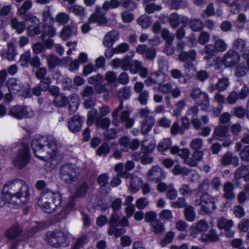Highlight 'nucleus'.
<instances>
[{"instance_id":"nucleus-61","label":"nucleus","mask_w":249,"mask_h":249,"mask_svg":"<svg viewBox=\"0 0 249 249\" xmlns=\"http://www.w3.org/2000/svg\"><path fill=\"white\" fill-rule=\"evenodd\" d=\"M48 65L50 68L53 69L55 67L60 64L58 58L54 55H50L47 58Z\"/></svg>"},{"instance_id":"nucleus-3","label":"nucleus","mask_w":249,"mask_h":249,"mask_svg":"<svg viewBox=\"0 0 249 249\" xmlns=\"http://www.w3.org/2000/svg\"><path fill=\"white\" fill-rule=\"evenodd\" d=\"M62 196L58 192L47 191L42 192L37 200V205L44 212L52 213L61 206Z\"/></svg>"},{"instance_id":"nucleus-22","label":"nucleus","mask_w":249,"mask_h":249,"mask_svg":"<svg viewBox=\"0 0 249 249\" xmlns=\"http://www.w3.org/2000/svg\"><path fill=\"white\" fill-rule=\"evenodd\" d=\"M119 38V34L118 31L115 30L110 31L105 36L103 44L107 47H111Z\"/></svg>"},{"instance_id":"nucleus-1","label":"nucleus","mask_w":249,"mask_h":249,"mask_svg":"<svg viewBox=\"0 0 249 249\" xmlns=\"http://www.w3.org/2000/svg\"><path fill=\"white\" fill-rule=\"evenodd\" d=\"M28 185L21 180L10 181L0 189V206L8 204L15 208L28 204L30 200Z\"/></svg>"},{"instance_id":"nucleus-42","label":"nucleus","mask_w":249,"mask_h":249,"mask_svg":"<svg viewBox=\"0 0 249 249\" xmlns=\"http://www.w3.org/2000/svg\"><path fill=\"white\" fill-rule=\"evenodd\" d=\"M69 109L71 112L76 111L79 106V97L77 94H72L70 96Z\"/></svg>"},{"instance_id":"nucleus-14","label":"nucleus","mask_w":249,"mask_h":249,"mask_svg":"<svg viewBox=\"0 0 249 249\" xmlns=\"http://www.w3.org/2000/svg\"><path fill=\"white\" fill-rule=\"evenodd\" d=\"M119 216L118 214L114 212L112 214L111 218L109 221V224L110 226L108 230V234L109 235L114 234L116 237H119L125 232V230L124 228H120L117 229L116 227L119 223Z\"/></svg>"},{"instance_id":"nucleus-63","label":"nucleus","mask_w":249,"mask_h":249,"mask_svg":"<svg viewBox=\"0 0 249 249\" xmlns=\"http://www.w3.org/2000/svg\"><path fill=\"white\" fill-rule=\"evenodd\" d=\"M33 4L31 0H28L25 1L22 6L19 7L17 13L18 15H24L26 11L32 7Z\"/></svg>"},{"instance_id":"nucleus-39","label":"nucleus","mask_w":249,"mask_h":249,"mask_svg":"<svg viewBox=\"0 0 249 249\" xmlns=\"http://www.w3.org/2000/svg\"><path fill=\"white\" fill-rule=\"evenodd\" d=\"M173 85L171 83L168 82L166 83H159L157 88L154 87V89H157L160 92L162 93H169L172 90Z\"/></svg>"},{"instance_id":"nucleus-47","label":"nucleus","mask_w":249,"mask_h":249,"mask_svg":"<svg viewBox=\"0 0 249 249\" xmlns=\"http://www.w3.org/2000/svg\"><path fill=\"white\" fill-rule=\"evenodd\" d=\"M130 140L126 136L121 137L119 140V145L120 149L124 152H127L129 149Z\"/></svg>"},{"instance_id":"nucleus-13","label":"nucleus","mask_w":249,"mask_h":249,"mask_svg":"<svg viewBox=\"0 0 249 249\" xmlns=\"http://www.w3.org/2000/svg\"><path fill=\"white\" fill-rule=\"evenodd\" d=\"M147 179L150 181L159 182L166 177V173L159 166H153L146 174Z\"/></svg>"},{"instance_id":"nucleus-28","label":"nucleus","mask_w":249,"mask_h":249,"mask_svg":"<svg viewBox=\"0 0 249 249\" xmlns=\"http://www.w3.org/2000/svg\"><path fill=\"white\" fill-rule=\"evenodd\" d=\"M142 182V179L138 177L132 176L131 177L129 189L133 193L137 192L140 188Z\"/></svg>"},{"instance_id":"nucleus-34","label":"nucleus","mask_w":249,"mask_h":249,"mask_svg":"<svg viewBox=\"0 0 249 249\" xmlns=\"http://www.w3.org/2000/svg\"><path fill=\"white\" fill-rule=\"evenodd\" d=\"M234 186L231 182H227L224 186V197L227 199H231L235 197L233 193Z\"/></svg>"},{"instance_id":"nucleus-44","label":"nucleus","mask_w":249,"mask_h":249,"mask_svg":"<svg viewBox=\"0 0 249 249\" xmlns=\"http://www.w3.org/2000/svg\"><path fill=\"white\" fill-rule=\"evenodd\" d=\"M73 30L74 28L71 26L70 25L66 26L63 28L61 32V38L64 40L68 39L72 34Z\"/></svg>"},{"instance_id":"nucleus-8","label":"nucleus","mask_w":249,"mask_h":249,"mask_svg":"<svg viewBox=\"0 0 249 249\" xmlns=\"http://www.w3.org/2000/svg\"><path fill=\"white\" fill-rule=\"evenodd\" d=\"M94 123L98 128L106 129L109 127L110 122L107 118L98 117L97 110L92 109L88 112L87 124L90 126L92 125Z\"/></svg>"},{"instance_id":"nucleus-6","label":"nucleus","mask_w":249,"mask_h":249,"mask_svg":"<svg viewBox=\"0 0 249 249\" xmlns=\"http://www.w3.org/2000/svg\"><path fill=\"white\" fill-rule=\"evenodd\" d=\"M29 160L28 146L25 143L21 144L17 155L12 157L14 164L19 168H22L28 163Z\"/></svg>"},{"instance_id":"nucleus-50","label":"nucleus","mask_w":249,"mask_h":249,"mask_svg":"<svg viewBox=\"0 0 249 249\" xmlns=\"http://www.w3.org/2000/svg\"><path fill=\"white\" fill-rule=\"evenodd\" d=\"M186 106V102L184 100H180L176 104V108L174 110L173 115L178 117L180 115L182 111Z\"/></svg>"},{"instance_id":"nucleus-11","label":"nucleus","mask_w":249,"mask_h":249,"mask_svg":"<svg viewBox=\"0 0 249 249\" xmlns=\"http://www.w3.org/2000/svg\"><path fill=\"white\" fill-rule=\"evenodd\" d=\"M197 53L195 50H190L189 52L182 51L178 56L179 60L185 62L184 68L186 71H189L191 69L196 70V67L193 62L196 61Z\"/></svg>"},{"instance_id":"nucleus-2","label":"nucleus","mask_w":249,"mask_h":249,"mask_svg":"<svg viewBox=\"0 0 249 249\" xmlns=\"http://www.w3.org/2000/svg\"><path fill=\"white\" fill-rule=\"evenodd\" d=\"M32 147L35 155L40 160L46 162L51 168L54 167L59 162L60 156L58 152L56 141L52 136H42L34 139Z\"/></svg>"},{"instance_id":"nucleus-18","label":"nucleus","mask_w":249,"mask_h":249,"mask_svg":"<svg viewBox=\"0 0 249 249\" xmlns=\"http://www.w3.org/2000/svg\"><path fill=\"white\" fill-rule=\"evenodd\" d=\"M169 21L171 26L173 28H176L180 23L186 25L189 22V19L186 16H179L177 13H173L170 15Z\"/></svg>"},{"instance_id":"nucleus-55","label":"nucleus","mask_w":249,"mask_h":249,"mask_svg":"<svg viewBox=\"0 0 249 249\" xmlns=\"http://www.w3.org/2000/svg\"><path fill=\"white\" fill-rule=\"evenodd\" d=\"M69 19L70 17L68 14L64 12L58 13L55 17V21L62 25L66 24Z\"/></svg>"},{"instance_id":"nucleus-49","label":"nucleus","mask_w":249,"mask_h":249,"mask_svg":"<svg viewBox=\"0 0 249 249\" xmlns=\"http://www.w3.org/2000/svg\"><path fill=\"white\" fill-rule=\"evenodd\" d=\"M203 140L199 138L193 139L190 143L191 148L195 151L200 150L203 146Z\"/></svg>"},{"instance_id":"nucleus-15","label":"nucleus","mask_w":249,"mask_h":249,"mask_svg":"<svg viewBox=\"0 0 249 249\" xmlns=\"http://www.w3.org/2000/svg\"><path fill=\"white\" fill-rule=\"evenodd\" d=\"M223 61L226 67L235 65L239 61L240 55L233 49H230L224 55Z\"/></svg>"},{"instance_id":"nucleus-4","label":"nucleus","mask_w":249,"mask_h":249,"mask_svg":"<svg viewBox=\"0 0 249 249\" xmlns=\"http://www.w3.org/2000/svg\"><path fill=\"white\" fill-rule=\"evenodd\" d=\"M120 5L119 0H110L105 1L103 7H96L95 13L89 18V23H97L99 24L106 23L107 20L105 17L107 11L110 8H117Z\"/></svg>"},{"instance_id":"nucleus-36","label":"nucleus","mask_w":249,"mask_h":249,"mask_svg":"<svg viewBox=\"0 0 249 249\" xmlns=\"http://www.w3.org/2000/svg\"><path fill=\"white\" fill-rule=\"evenodd\" d=\"M207 93L204 92L199 88H196L193 89L191 92V97L196 102H198L203 98H206Z\"/></svg>"},{"instance_id":"nucleus-32","label":"nucleus","mask_w":249,"mask_h":249,"mask_svg":"<svg viewBox=\"0 0 249 249\" xmlns=\"http://www.w3.org/2000/svg\"><path fill=\"white\" fill-rule=\"evenodd\" d=\"M159 77H161L162 79H164L165 77V73L161 71L157 73H153L151 76L149 77L146 80L145 83L148 86H152L155 85L157 83L159 82V80L158 79Z\"/></svg>"},{"instance_id":"nucleus-29","label":"nucleus","mask_w":249,"mask_h":249,"mask_svg":"<svg viewBox=\"0 0 249 249\" xmlns=\"http://www.w3.org/2000/svg\"><path fill=\"white\" fill-rule=\"evenodd\" d=\"M69 11L73 13L76 16L79 17L81 19H84L87 16L84 8L79 5H74L69 7Z\"/></svg>"},{"instance_id":"nucleus-40","label":"nucleus","mask_w":249,"mask_h":249,"mask_svg":"<svg viewBox=\"0 0 249 249\" xmlns=\"http://www.w3.org/2000/svg\"><path fill=\"white\" fill-rule=\"evenodd\" d=\"M214 41V47L216 52H223L227 48V44L222 39L217 38L216 36L213 37Z\"/></svg>"},{"instance_id":"nucleus-27","label":"nucleus","mask_w":249,"mask_h":249,"mask_svg":"<svg viewBox=\"0 0 249 249\" xmlns=\"http://www.w3.org/2000/svg\"><path fill=\"white\" fill-rule=\"evenodd\" d=\"M82 124V121L80 117L74 115L69 123V128L73 132L78 131Z\"/></svg>"},{"instance_id":"nucleus-25","label":"nucleus","mask_w":249,"mask_h":249,"mask_svg":"<svg viewBox=\"0 0 249 249\" xmlns=\"http://www.w3.org/2000/svg\"><path fill=\"white\" fill-rule=\"evenodd\" d=\"M239 160L238 157L233 156L231 153L227 152L223 156L221 159V163L224 165L232 163L235 166H237L239 164Z\"/></svg>"},{"instance_id":"nucleus-45","label":"nucleus","mask_w":249,"mask_h":249,"mask_svg":"<svg viewBox=\"0 0 249 249\" xmlns=\"http://www.w3.org/2000/svg\"><path fill=\"white\" fill-rule=\"evenodd\" d=\"M189 26L193 31L197 32L202 30L203 23L199 19H194L189 22Z\"/></svg>"},{"instance_id":"nucleus-33","label":"nucleus","mask_w":249,"mask_h":249,"mask_svg":"<svg viewBox=\"0 0 249 249\" xmlns=\"http://www.w3.org/2000/svg\"><path fill=\"white\" fill-rule=\"evenodd\" d=\"M11 26L16 30L18 34H21L26 28V24L24 21H19L17 18H13L11 20Z\"/></svg>"},{"instance_id":"nucleus-59","label":"nucleus","mask_w":249,"mask_h":249,"mask_svg":"<svg viewBox=\"0 0 249 249\" xmlns=\"http://www.w3.org/2000/svg\"><path fill=\"white\" fill-rule=\"evenodd\" d=\"M131 89L130 87H124L120 89L118 95L121 99H127L131 96Z\"/></svg>"},{"instance_id":"nucleus-51","label":"nucleus","mask_w":249,"mask_h":249,"mask_svg":"<svg viewBox=\"0 0 249 249\" xmlns=\"http://www.w3.org/2000/svg\"><path fill=\"white\" fill-rule=\"evenodd\" d=\"M247 21V16L245 14L241 13L237 16L235 24L239 29H243Z\"/></svg>"},{"instance_id":"nucleus-26","label":"nucleus","mask_w":249,"mask_h":249,"mask_svg":"<svg viewBox=\"0 0 249 249\" xmlns=\"http://www.w3.org/2000/svg\"><path fill=\"white\" fill-rule=\"evenodd\" d=\"M217 226L219 229L227 231L233 227L234 221L231 219H228L224 217H221L217 219Z\"/></svg>"},{"instance_id":"nucleus-24","label":"nucleus","mask_w":249,"mask_h":249,"mask_svg":"<svg viewBox=\"0 0 249 249\" xmlns=\"http://www.w3.org/2000/svg\"><path fill=\"white\" fill-rule=\"evenodd\" d=\"M234 177L237 179L243 178L246 181H249V166H242L238 168L234 173Z\"/></svg>"},{"instance_id":"nucleus-7","label":"nucleus","mask_w":249,"mask_h":249,"mask_svg":"<svg viewBox=\"0 0 249 249\" xmlns=\"http://www.w3.org/2000/svg\"><path fill=\"white\" fill-rule=\"evenodd\" d=\"M78 170L74 164L66 163L60 169V177L65 182L71 183L76 180Z\"/></svg>"},{"instance_id":"nucleus-16","label":"nucleus","mask_w":249,"mask_h":249,"mask_svg":"<svg viewBox=\"0 0 249 249\" xmlns=\"http://www.w3.org/2000/svg\"><path fill=\"white\" fill-rule=\"evenodd\" d=\"M233 47L243 57L246 58L249 56V47L247 46L245 40L242 38L236 39L233 42Z\"/></svg>"},{"instance_id":"nucleus-43","label":"nucleus","mask_w":249,"mask_h":249,"mask_svg":"<svg viewBox=\"0 0 249 249\" xmlns=\"http://www.w3.org/2000/svg\"><path fill=\"white\" fill-rule=\"evenodd\" d=\"M184 215L186 219L188 221L193 222L195 221L196 214L194 208L191 206H187L184 210Z\"/></svg>"},{"instance_id":"nucleus-17","label":"nucleus","mask_w":249,"mask_h":249,"mask_svg":"<svg viewBox=\"0 0 249 249\" xmlns=\"http://www.w3.org/2000/svg\"><path fill=\"white\" fill-rule=\"evenodd\" d=\"M209 229V225L205 220L202 219L199 221L195 226H192L191 229L190 235L193 238L197 237L198 232H204Z\"/></svg>"},{"instance_id":"nucleus-10","label":"nucleus","mask_w":249,"mask_h":249,"mask_svg":"<svg viewBox=\"0 0 249 249\" xmlns=\"http://www.w3.org/2000/svg\"><path fill=\"white\" fill-rule=\"evenodd\" d=\"M8 114L15 119L21 120L32 117L34 115V112L30 107L17 105L10 108Z\"/></svg>"},{"instance_id":"nucleus-52","label":"nucleus","mask_w":249,"mask_h":249,"mask_svg":"<svg viewBox=\"0 0 249 249\" xmlns=\"http://www.w3.org/2000/svg\"><path fill=\"white\" fill-rule=\"evenodd\" d=\"M68 102V99L63 94L57 95L54 99V104L56 106L61 107L65 106Z\"/></svg>"},{"instance_id":"nucleus-9","label":"nucleus","mask_w":249,"mask_h":249,"mask_svg":"<svg viewBox=\"0 0 249 249\" xmlns=\"http://www.w3.org/2000/svg\"><path fill=\"white\" fill-rule=\"evenodd\" d=\"M88 81L95 87V91L97 93H108L112 89V87L109 84H102L104 81V77L100 74L89 77Z\"/></svg>"},{"instance_id":"nucleus-64","label":"nucleus","mask_w":249,"mask_h":249,"mask_svg":"<svg viewBox=\"0 0 249 249\" xmlns=\"http://www.w3.org/2000/svg\"><path fill=\"white\" fill-rule=\"evenodd\" d=\"M89 241V240L87 237L86 236L82 237L81 238H78L75 243L74 244L72 249H80L84 245L87 244Z\"/></svg>"},{"instance_id":"nucleus-37","label":"nucleus","mask_w":249,"mask_h":249,"mask_svg":"<svg viewBox=\"0 0 249 249\" xmlns=\"http://www.w3.org/2000/svg\"><path fill=\"white\" fill-rule=\"evenodd\" d=\"M171 152L173 154H178L183 160L190 155V150L188 149H179L178 146H174L171 149Z\"/></svg>"},{"instance_id":"nucleus-56","label":"nucleus","mask_w":249,"mask_h":249,"mask_svg":"<svg viewBox=\"0 0 249 249\" xmlns=\"http://www.w3.org/2000/svg\"><path fill=\"white\" fill-rule=\"evenodd\" d=\"M142 67V64L141 62L136 60H133L131 62L129 71L132 74L137 73Z\"/></svg>"},{"instance_id":"nucleus-20","label":"nucleus","mask_w":249,"mask_h":249,"mask_svg":"<svg viewBox=\"0 0 249 249\" xmlns=\"http://www.w3.org/2000/svg\"><path fill=\"white\" fill-rule=\"evenodd\" d=\"M6 86L8 91L14 94L18 93L23 88V84L15 78H9L6 82Z\"/></svg>"},{"instance_id":"nucleus-48","label":"nucleus","mask_w":249,"mask_h":249,"mask_svg":"<svg viewBox=\"0 0 249 249\" xmlns=\"http://www.w3.org/2000/svg\"><path fill=\"white\" fill-rule=\"evenodd\" d=\"M230 85L229 79L226 77H223L219 79L216 85V89L219 91L226 90Z\"/></svg>"},{"instance_id":"nucleus-41","label":"nucleus","mask_w":249,"mask_h":249,"mask_svg":"<svg viewBox=\"0 0 249 249\" xmlns=\"http://www.w3.org/2000/svg\"><path fill=\"white\" fill-rule=\"evenodd\" d=\"M151 231L155 234L163 232L165 230L163 224L159 220L153 222L151 225Z\"/></svg>"},{"instance_id":"nucleus-62","label":"nucleus","mask_w":249,"mask_h":249,"mask_svg":"<svg viewBox=\"0 0 249 249\" xmlns=\"http://www.w3.org/2000/svg\"><path fill=\"white\" fill-rule=\"evenodd\" d=\"M31 56V53L30 51L25 52L24 53L21 55L19 62L23 67H27L29 62V59Z\"/></svg>"},{"instance_id":"nucleus-58","label":"nucleus","mask_w":249,"mask_h":249,"mask_svg":"<svg viewBox=\"0 0 249 249\" xmlns=\"http://www.w3.org/2000/svg\"><path fill=\"white\" fill-rule=\"evenodd\" d=\"M124 164L123 163H119L114 166V171L117 172L118 175L123 178H127L129 174L125 171H123Z\"/></svg>"},{"instance_id":"nucleus-21","label":"nucleus","mask_w":249,"mask_h":249,"mask_svg":"<svg viewBox=\"0 0 249 249\" xmlns=\"http://www.w3.org/2000/svg\"><path fill=\"white\" fill-rule=\"evenodd\" d=\"M23 231L22 227L19 225H13L8 228L5 232L6 237L9 239H14L20 236Z\"/></svg>"},{"instance_id":"nucleus-46","label":"nucleus","mask_w":249,"mask_h":249,"mask_svg":"<svg viewBox=\"0 0 249 249\" xmlns=\"http://www.w3.org/2000/svg\"><path fill=\"white\" fill-rule=\"evenodd\" d=\"M190 173V170L186 167H182L180 165H177L172 169V173L175 175H181L186 176Z\"/></svg>"},{"instance_id":"nucleus-60","label":"nucleus","mask_w":249,"mask_h":249,"mask_svg":"<svg viewBox=\"0 0 249 249\" xmlns=\"http://www.w3.org/2000/svg\"><path fill=\"white\" fill-rule=\"evenodd\" d=\"M198 105L200 107L201 109L204 111H208L210 108V100L209 95L207 94L206 98H203L197 102Z\"/></svg>"},{"instance_id":"nucleus-19","label":"nucleus","mask_w":249,"mask_h":249,"mask_svg":"<svg viewBox=\"0 0 249 249\" xmlns=\"http://www.w3.org/2000/svg\"><path fill=\"white\" fill-rule=\"evenodd\" d=\"M198 113V108L196 106L191 107L186 113L187 116L192 118L191 124L196 130H198L201 127V122L197 118Z\"/></svg>"},{"instance_id":"nucleus-30","label":"nucleus","mask_w":249,"mask_h":249,"mask_svg":"<svg viewBox=\"0 0 249 249\" xmlns=\"http://www.w3.org/2000/svg\"><path fill=\"white\" fill-rule=\"evenodd\" d=\"M17 55V50L13 43H8L7 45V51L6 53H3L2 56L9 61H13Z\"/></svg>"},{"instance_id":"nucleus-23","label":"nucleus","mask_w":249,"mask_h":249,"mask_svg":"<svg viewBox=\"0 0 249 249\" xmlns=\"http://www.w3.org/2000/svg\"><path fill=\"white\" fill-rule=\"evenodd\" d=\"M155 119L152 116H146L141 123V132L143 134L149 133L155 124Z\"/></svg>"},{"instance_id":"nucleus-38","label":"nucleus","mask_w":249,"mask_h":249,"mask_svg":"<svg viewBox=\"0 0 249 249\" xmlns=\"http://www.w3.org/2000/svg\"><path fill=\"white\" fill-rule=\"evenodd\" d=\"M137 22L143 28H147L151 24V17L144 14L142 15L137 19Z\"/></svg>"},{"instance_id":"nucleus-12","label":"nucleus","mask_w":249,"mask_h":249,"mask_svg":"<svg viewBox=\"0 0 249 249\" xmlns=\"http://www.w3.org/2000/svg\"><path fill=\"white\" fill-rule=\"evenodd\" d=\"M46 240L55 247L62 246L67 241V236L61 231H49L46 233Z\"/></svg>"},{"instance_id":"nucleus-35","label":"nucleus","mask_w":249,"mask_h":249,"mask_svg":"<svg viewBox=\"0 0 249 249\" xmlns=\"http://www.w3.org/2000/svg\"><path fill=\"white\" fill-rule=\"evenodd\" d=\"M42 224L41 223H37L36 222H32L30 225V228H28L27 230V235L26 236H24L23 237V240L25 241L28 238L32 237L34 234L39 230L42 226Z\"/></svg>"},{"instance_id":"nucleus-53","label":"nucleus","mask_w":249,"mask_h":249,"mask_svg":"<svg viewBox=\"0 0 249 249\" xmlns=\"http://www.w3.org/2000/svg\"><path fill=\"white\" fill-rule=\"evenodd\" d=\"M228 128L222 125L216 126L213 132V137H217L219 139L220 137H224L226 135Z\"/></svg>"},{"instance_id":"nucleus-57","label":"nucleus","mask_w":249,"mask_h":249,"mask_svg":"<svg viewBox=\"0 0 249 249\" xmlns=\"http://www.w3.org/2000/svg\"><path fill=\"white\" fill-rule=\"evenodd\" d=\"M171 146V142L170 139L165 138L159 144L158 149L159 151L163 152L168 149Z\"/></svg>"},{"instance_id":"nucleus-5","label":"nucleus","mask_w":249,"mask_h":249,"mask_svg":"<svg viewBox=\"0 0 249 249\" xmlns=\"http://www.w3.org/2000/svg\"><path fill=\"white\" fill-rule=\"evenodd\" d=\"M196 206H200V213L205 214L211 213L216 209L215 199L208 193H204L200 196V200L194 201Z\"/></svg>"},{"instance_id":"nucleus-31","label":"nucleus","mask_w":249,"mask_h":249,"mask_svg":"<svg viewBox=\"0 0 249 249\" xmlns=\"http://www.w3.org/2000/svg\"><path fill=\"white\" fill-rule=\"evenodd\" d=\"M203 242H217L219 240V236L214 230H211L207 234H203L201 237Z\"/></svg>"},{"instance_id":"nucleus-54","label":"nucleus","mask_w":249,"mask_h":249,"mask_svg":"<svg viewBox=\"0 0 249 249\" xmlns=\"http://www.w3.org/2000/svg\"><path fill=\"white\" fill-rule=\"evenodd\" d=\"M172 77L174 79L178 80L179 82L184 83L186 82V79L182 72L178 69H173L171 71Z\"/></svg>"}]
</instances>
